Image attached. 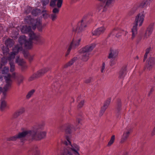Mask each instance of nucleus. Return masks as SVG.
Returning <instances> with one entry per match:
<instances>
[{"label":"nucleus","mask_w":155,"mask_h":155,"mask_svg":"<svg viewBox=\"0 0 155 155\" xmlns=\"http://www.w3.org/2000/svg\"><path fill=\"white\" fill-rule=\"evenodd\" d=\"M44 126L42 124H38L34 126L31 130H25L18 134L9 138L8 140L15 141L17 139L22 140L26 136H31L33 140H38L45 138L46 135L45 131H42L44 129Z\"/></svg>","instance_id":"nucleus-1"},{"label":"nucleus","mask_w":155,"mask_h":155,"mask_svg":"<svg viewBox=\"0 0 155 155\" xmlns=\"http://www.w3.org/2000/svg\"><path fill=\"white\" fill-rule=\"evenodd\" d=\"M21 32L23 33L28 34L29 37V39L27 40L26 37L25 35L20 36L18 39L19 45L15 46L18 47L24 44L25 48L28 49L31 48L32 46V41L35 42V43L37 44H41L44 41V39L42 38L40 35H35L32 31L31 27L27 25L23 26L21 30Z\"/></svg>","instance_id":"nucleus-2"},{"label":"nucleus","mask_w":155,"mask_h":155,"mask_svg":"<svg viewBox=\"0 0 155 155\" xmlns=\"http://www.w3.org/2000/svg\"><path fill=\"white\" fill-rule=\"evenodd\" d=\"M65 137L67 140L64 142V143L69 148L67 147L65 148L61 155H73L72 152L75 155L78 154V145L76 144L72 145L69 137L66 136Z\"/></svg>","instance_id":"nucleus-3"},{"label":"nucleus","mask_w":155,"mask_h":155,"mask_svg":"<svg viewBox=\"0 0 155 155\" xmlns=\"http://www.w3.org/2000/svg\"><path fill=\"white\" fill-rule=\"evenodd\" d=\"M144 11H143L141 13H139L136 16L134 21L135 25L133 26L131 29L132 32L131 39L132 40L134 39L137 34V27L138 22H139V26H141L144 21Z\"/></svg>","instance_id":"nucleus-4"},{"label":"nucleus","mask_w":155,"mask_h":155,"mask_svg":"<svg viewBox=\"0 0 155 155\" xmlns=\"http://www.w3.org/2000/svg\"><path fill=\"white\" fill-rule=\"evenodd\" d=\"M24 21L25 23L31 25L33 30H35L37 27L39 31H42V26L40 19L38 18L35 20L32 18L31 16H28L25 18Z\"/></svg>","instance_id":"nucleus-5"},{"label":"nucleus","mask_w":155,"mask_h":155,"mask_svg":"<svg viewBox=\"0 0 155 155\" xmlns=\"http://www.w3.org/2000/svg\"><path fill=\"white\" fill-rule=\"evenodd\" d=\"M95 45L91 44L87 45L81 49L79 51V53L82 57L81 60L83 61H87L89 58L90 54L89 52L91 51L95 47Z\"/></svg>","instance_id":"nucleus-6"},{"label":"nucleus","mask_w":155,"mask_h":155,"mask_svg":"<svg viewBox=\"0 0 155 155\" xmlns=\"http://www.w3.org/2000/svg\"><path fill=\"white\" fill-rule=\"evenodd\" d=\"M22 49L21 46L18 47L17 46H15L12 49V51L10 54L9 57L8 58V60L9 62V64L10 66V71H13L15 69V66L13 60L15 58V55L18 53L19 51Z\"/></svg>","instance_id":"nucleus-7"},{"label":"nucleus","mask_w":155,"mask_h":155,"mask_svg":"<svg viewBox=\"0 0 155 155\" xmlns=\"http://www.w3.org/2000/svg\"><path fill=\"white\" fill-rule=\"evenodd\" d=\"M4 78L5 79L6 84L2 89V97L1 99V101H5V99L6 98L7 94L6 92L11 88L12 83L11 78Z\"/></svg>","instance_id":"nucleus-8"},{"label":"nucleus","mask_w":155,"mask_h":155,"mask_svg":"<svg viewBox=\"0 0 155 155\" xmlns=\"http://www.w3.org/2000/svg\"><path fill=\"white\" fill-rule=\"evenodd\" d=\"M115 0H107L106 1H102L101 3H100L97 5V9L100 11L101 9L103 8L102 12H104L107 10V7L112 3H114Z\"/></svg>","instance_id":"nucleus-9"},{"label":"nucleus","mask_w":155,"mask_h":155,"mask_svg":"<svg viewBox=\"0 0 155 155\" xmlns=\"http://www.w3.org/2000/svg\"><path fill=\"white\" fill-rule=\"evenodd\" d=\"M155 64V59L154 58L150 57L146 61V64L145 66L144 69L150 71L152 69Z\"/></svg>","instance_id":"nucleus-10"},{"label":"nucleus","mask_w":155,"mask_h":155,"mask_svg":"<svg viewBox=\"0 0 155 155\" xmlns=\"http://www.w3.org/2000/svg\"><path fill=\"white\" fill-rule=\"evenodd\" d=\"M88 16V15L86 14L83 17L80 22V24L78 29V32H81L84 31L85 28L87 27V19Z\"/></svg>","instance_id":"nucleus-11"},{"label":"nucleus","mask_w":155,"mask_h":155,"mask_svg":"<svg viewBox=\"0 0 155 155\" xmlns=\"http://www.w3.org/2000/svg\"><path fill=\"white\" fill-rule=\"evenodd\" d=\"M131 132V129L130 128L127 127L125 130L121 137L120 142L122 143L125 142L128 138L130 133Z\"/></svg>","instance_id":"nucleus-12"},{"label":"nucleus","mask_w":155,"mask_h":155,"mask_svg":"<svg viewBox=\"0 0 155 155\" xmlns=\"http://www.w3.org/2000/svg\"><path fill=\"white\" fill-rule=\"evenodd\" d=\"M78 41L77 39H73L70 45L68 46L67 51L65 54V56L67 57L70 54L71 50L74 49L77 45Z\"/></svg>","instance_id":"nucleus-13"},{"label":"nucleus","mask_w":155,"mask_h":155,"mask_svg":"<svg viewBox=\"0 0 155 155\" xmlns=\"http://www.w3.org/2000/svg\"><path fill=\"white\" fill-rule=\"evenodd\" d=\"M49 69L47 68H44L38 71L37 72L34 74L31 78H37L42 76Z\"/></svg>","instance_id":"nucleus-14"},{"label":"nucleus","mask_w":155,"mask_h":155,"mask_svg":"<svg viewBox=\"0 0 155 155\" xmlns=\"http://www.w3.org/2000/svg\"><path fill=\"white\" fill-rule=\"evenodd\" d=\"M105 30V28L104 27L98 28L95 31L92 32L93 35L99 36L100 35L103 33Z\"/></svg>","instance_id":"nucleus-15"},{"label":"nucleus","mask_w":155,"mask_h":155,"mask_svg":"<svg viewBox=\"0 0 155 155\" xmlns=\"http://www.w3.org/2000/svg\"><path fill=\"white\" fill-rule=\"evenodd\" d=\"M110 52L109 53L108 57V58H115L117 56L119 53V51L117 49L113 50L110 49Z\"/></svg>","instance_id":"nucleus-16"},{"label":"nucleus","mask_w":155,"mask_h":155,"mask_svg":"<svg viewBox=\"0 0 155 155\" xmlns=\"http://www.w3.org/2000/svg\"><path fill=\"white\" fill-rule=\"evenodd\" d=\"M127 73V66L124 65L121 68L120 71L119 72V77L124 78Z\"/></svg>","instance_id":"nucleus-17"},{"label":"nucleus","mask_w":155,"mask_h":155,"mask_svg":"<svg viewBox=\"0 0 155 155\" xmlns=\"http://www.w3.org/2000/svg\"><path fill=\"white\" fill-rule=\"evenodd\" d=\"M57 2V6L58 8H60L63 2L62 0H51L50 5L51 7H54Z\"/></svg>","instance_id":"nucleus-18"},{"label":"nucleus","mask_w":155,"mask_h":155,"mask_svg":"<svg viewBox=\"0 0 155 155\" xmlns=\"http://www.w3.org/2000/svg\"><path fill=\"white\" fill-rule=\"evenodd\" d=\"M154 26V23H153L150 24L147 29L146 32L145 33V37L146 36L147 34H148V36L151 35Z\"/></svg>","instance_id":"nucleus-19"},{"label":"nucleus","mask_w":155,"mask_h":155,"mask_svg":"<svg viewBox=\"0 0 155 155\" xmlns=\"http://www.w3.org/2000/svg\"><path fill=\"white\" fill-rule=\"evenodd\" d=\"M61 86L60 84L58 82L54 83L52 86L53 91L57 93L59 92Z\"/></svg>","instance_id":"nucleus-20"},{"label":"nucleus","mask_w":155,"mask_h":155,"mask_svg":"<svg viewBox=\"0 0 155 155\" xmlns=\"http://www.w3.org/2000/svg\"><path fill=\"white\" fill-rule=\"evenodd\" d=\"M78 60V58L77 57H74L71 60L69 61L68 63L65 64L62 66V68H68L72 65L76 61Z\"/></svg>","instance_id":"nucleus-21"},{"label":"nucleus","mask_w":155,"mask_h":155,"mask_svg":"<svg viewBox=\"0 0 155 155\" xmlns=\"http://www.w3.org/2000/svg\"><path fill=\"white\" fill-rule=\"evenodd\" d=\"M25 111V108L23 107L21 108L14 114L13 115V118H16L18 116L23 114Z\"/></svg>","instance_id":"nucleus-22"},{"label":"nucleus","mask_w":155,"mask_h":155,"mask_svg":"<svg viewBox=\"0 0 155 155\" xmlns=\"http://www.w3.org/2000/svg\"><path fill=\"white\" fill-rule=\"evenodd\" d=\"M9 68L8 67H4L2 71V73L3 74L4 78H10V75L8 73Z\"/></svg>","instance_id":"nucleus-23"},{"label":"nucleus","mask_w":155,"mask_h":155,"mask_svg":"<svg viewBox=\"0 0 155 155\" xmlns=\"http://www.w3.org/2000/svg\"><path fill=\"white\" fill-rule=\"evenodd\" d=\"M150 4L149 2L147 0H143L139 5L138 7L139 8H142L146 7L148 5H149Z\"/></svg>","instance_id":"nucleus-24"},{"label":"nucleus","mask_w":155,"mask_h":155,"mask_svg":"<svg viewBox=\"0 0 155 155\" xmlns=\"http://www.w3.org/2000/svg\"><path fill=\"white\" fill-rule=\"evenodd\" d=\"M14 41L12 39H8L5 41V44L8 47H11L14 44Z\"/></svg>","instance_id":"nucleus-25"},{"label":"nucleus","mask_w":155,"mask_h":155,"mask_svg":"<svg viewBox=\"0 0 155 155\" xmlns=\"http://www.w3.org/2000/svg\"><path fill=\"white\" fill-rule=\"evenodd\" d=\"M85 102L84 99H81L79 98V102H78V109L82 108L84 106Z\"/></svg>","instance_id":"nucleus-26"},{"label":"nucleus","mask_w":155,"mask_h":155,"mask_svg":"<svg viewBox=\"0 0 155 155\" xmlns=\"http://www.w3.org/2000/svg\"><path fill=\"white\" fill-rule=\"evenodd\" d=\"M15 62L17 63L18 65L22 66L25 64V61L22 59L19 58V56H17Z\"/></svg>","instance_id":"nucleus-27"},{"label":"nucleus","mask_w":155,"mask_h":155,"mask_svg":"<svg viewBox=\"0 0 155 155\" xmlns=\"http://www.w3.org/2000/svg\"><path fill=\"white\" fill-rule=\"evenodd\" d=\"M35 92V90L34 89H32L29 91L26 95V99H30V97L33 95Z\"/></svg>","instance_id":"nucleus-28"},{"label":"nucleus","mask_w":155,"mask_h":155,"mask_svg":"<svg viewBox=\"0 0 155 155\" xmlns=\"http://www.w3.org/2000/svg\"><path fill=\"white\" fill-rule=\"evenodd\" d=\"M110 101L111 100L110 99L107 100L104 103V104L102 108L106 110L110 104Z\"/></svg>","instance_id":"nucleus-29"},{"label":"nucleus","mask_w":155,"mask_h":155,"mask_svg":"<svg viewBox=\"0 0 155 155\" xmlns=\"http://www.w3.org/2000/svg\"><path fill=\"white\" fill-rule=\"evenodd\" d=\"M2 49L3 51V54L4 55H7L8 53L9 49L7 46L5 47L3 46L2 47Z\"/></svg>","instance_id":"nucleus-30"},{"label":"nucleus","mask_w":155,"mask_h":155,"mask_svg":"<svg viewBox=\"0 0 155 155\" xmlns=\"http://www.w3.org/2000/svg\"><path fill=\"white\" fill-rule=\"evenodd\" d=\"M41 10L40 9H33L31 12L32 14L35 16H36L39 13L41 12Z\"/></svg>","instance_id":"nucleus-31"},{"label":"nucleus","mask_w":155,"mask_h":155,"mask_svg":"<svg viewBox=\"0 0 155 155\" xmlns=\"http://www.w3.org/2000/svg\"><path fill=\"white\" fill-rule=\"evenodd\" d=\"M57 15L54 14H51L49 16V18L53 21L56 20L57 18Z\"/></svg>","instance_id":"nucleus-32"},{"label":"nucleus","mask_w":155,"mask_h":155,"mask_svg":"<svg viewBox=\"0 0 155 155\" xmlns=\"http://www.w3.org/2000/svg\"><path fill=\"white\" fill-rule=\"evenodd\" d=\"M143 36V34L142 33H139L138 35L136 40V42L138 44L141 41Z\"/></svg>","instance_id":"nucleus-33"},{"label":"nucleus","mask_w":155,"mask_h":155,"mask_svg":"<svg viewBox=\"0 0 155 155\" xmlns=\"http://www.w3.org/2000/svg\"><path fill=\"white\" fill-rule=\"evenodd\" d=\"M0 109L2 111L3 110L6 106V103L5 101H1Z\"/></svg>","instance_id":"nucleus-34"},{"label":"nucleus","mask_w":155,"mask_h":155,"mask_svg":"<svg viewBox=\"0 0 155 155\" xmlns=\"http://www.w3.org/2000/svg\"><path fill=\"white\" fill-rule=\"evenodd\" d=\"M32 153L33 155H39L40 154V151L37 147L32 150Z\"/></svg>","instance_id":"nucleus-35"},{"label":"nucleus","mask_w":155,"mask_h":155,"mask_svg":"<svg viewBox=\"0 0 155 155\" xmlns=\"http://www.w3.org/2000/svg\"><path fill=\"white\" fill-rule=\"evenodd\" d=\"M115 136L114 135H113L110 139V140L108 143L107 146H110L112 145L114 143L115 140Z\"/></svg>","instance_id":"nucleus-36"},{"label":"nucleus","mask_w":155,"mask_h":155,"mask_svg":"<svg viewBox=\"0 0 155 155\" xmlns=\"http://www.w3.org/2000/svg\"><path fill=\"white\" fill-rule=\"evenodd\" d=\"M15 81L18 84H20L23 81V78H14Z\"/></svg>","instance_id":"nucleus-37"},{"label":"nucleus","mask_w":155,"mask_h":155,"mask_svg":"<svg viewBox=\"0 0 155 155\" xmlns=\"http://www.w3.org/2000/svg\"><path fill=\"white\" fill-rule=\"evenodd\" d=\"M136 10L135 8H133L128 12V15L130 16L132 15L135 12Z\"/></svg>","instance_id":"nucleus-38"},{"label":"nucleus","mask_w":155,"mask_h":155,"mask_svg":"<svg viewBox=\"0 0 155 155\" xmlns=\"http://www.w3.org/2000/svg\"><path fill=\"white\" fill-rule=\"evenodd\" d=\"M83 120V114L82 113L78 114V124L81 123V121Z\"/></svg>","instance_id":"nucleus-39"},{"label":"nucleus","mask_w":155,"mask_h":155,"mask_svg":"<svg viewBox=\"0 0 155 155\" xmlns=\"http://www.w3.org/2000/svg\"><path fill=\"white\" fill-rule=\"evenodd\" d=\"M49 1L50 0H41V2L44 6L48 4L49 2Z\"/></svg>","instance_id":"nucleus-40"},{"label":"nucleus","mask_w":155,"mask_h":155,"mask_svg":"<svg viewBox=\"0 0 155 155\" xmlns=\"http://www.w3.org/2000/svg\"><path fill=\"white\" fill-rule=\"evenodd\" d=\"M119 30V28H114L113 30H112V31L110 32V33L109 35H108V37H110V35L112 34H113V33L115 31H118ZM114 34H113V35Z\"/></svg>","instance_id":"nucleus-41"},{"label":"nucleus","mask_w":155,"mask_h":155,"mask_svg":"<svg viewBox=\"0 0 155 155\" xmlns=\"http://www.w3.org/2000/svg\"><path fill=\"white\" fill-rule=\"evenodd\" d=\"M59 12V9L57 8H54L52 10V14H56L58 15Z\"/></svg>","instance_id":"nucleus-42"},{"label":"nucleus","mask_w":155,"mask_h":155,"mask_svg":"<svg viewBox=\"0 0 155 155\" xmlns=\"http://www.w3.org/2000/svg\"><path fill=\"white\" fill-rule=\"evenodd\" d=\"M1 62L2 64H5L7 62V59L5 57H3L2 58Z\"/></svg>","instance_id":"nucleus-43"},{"label":"nucleus","mask_w":155,"mask_h":155,"mask_svg":"<svg viewBox=\"0 0 155 155\" xmlns=\"http://www.w3.org/2000/svg\"><path fill=\"white\" fill-rule=\"evenodd\" d=\"M42 12L43 13H43V18L45 19L47 18H48V14H47L46 12V10H43Z\"/></svg>","instance_id":"nucleus-44"},{"label":"nucleus","mask_w":155,"mask_h":155,"mask_svg":"<svg viewBox=\"0 0 155 155\" xmlns=\"http://www.w3.org/2000/svg\"><path fill=\"white\" fill-rule=\"evenodd\" d=\"M105 110L103 108L101 107V108L100 111V113H99V116H101L104 114V112L105 111Z\"/></svg>","instance_id":"nucleus-45"},{"label":"nucleus","mask_w":155,"mask_h":155,"mask_svg":"<svg viewBox=\"0 0 155 155\" xmlns=\"http://www.w3.org/2000/svg\"><path fill=\"white\" fill-rule=\"evenodd\" d=\"M65 132L66 133L70 134L71 133V130L69 127H68L65 130Z\"/></svg>","instance_id":"nucleus-46"},{"label":"nucleus","mask_w":155,"mask_h":155,"mask_svg":"<svg viewBox=\"0 0 155 155\" xmlns=\"http://www.w3.org/2000/svg\"><path fill=\"white\" fill-rule=\"evenodd\" d=\"M27 10H28V12L27 11H25V13L26 14H28L29 13H30V12L31 11V9H32L31 8V7H30L29 6H28V7H27Z\"/></svg>","instance_id":"nucleus-47"},{"label":"nucleus","mask_w":155,"mask_h":155,"mask_svg":"<svg viewBox=\"0 0 155 155\" xmlns=\"http://www.w3.org/2000/svg\"><path fill=\"white\" fill-rule=\"evenodd\" d=\"M115 64V62L114 59H111L110 61V65L111 66H113Z\"/></svg>","instance_id":"nucleus-48"},{"label":"nucleus","mask_w":155,"mask_h":155,"mask_svg":"<svg viewBox=\"0 0 155 155\" xmlns=\"http://www.w3.org/2000/svg\"><path fill=\"white\" fill-rule=\"evenodd\" d=\"M121 30H119H119L117 31H120V32H119L117 33L116 35V37H117V38H119L120 36H121V33H122L121 31Z\"/></svg>","instance_id":"nucleus-49"},{"label":"nucleus","mask_w":155,"mask_h":155,"mask_svg":"<svg viewBox=\"0 0 155 155\" xmlns=\"http://www.w3.org/2000/svg\"><path fill=\"white\" fill-rule=\"evenodd\" d=\"M86 79L84 80L85 83H88L91 81V78H85Z\"/></svg>","instance_id":"nucleus-50"},{"label":"nucleus","mask_w":155,"mask_h":155,"mask_svg":"<svg viewBox=\"0 0 155 155\" xmlns=\"http://www.w3.org/2000/svg\"><path fill=\"white\" fill-rule=\"evenodd\" d=\"M104 68H105V63H104L103 62L102 63V68L101 70V71L102 72H103V71L104 70Z\"/></svg>","instance_id":"nucleus-51"},{"label":"nucleus","mask_w":155,"mask_h":155,"mask_svg":"<svg viewBox=\"0 0 155 155\" xmlns=\"http://www.w3.org/2000/svg\"><path fill=\"white\" fill-rule=\"evenodd\" d=\"M64 128H65V126L64 125L60 127L59 130L61 131H63V130H64Z\"/></svg>","instance_id":"nucleus-52"},{"label":"nucleus","mask_w":155,"mask_h":155,"mask_svg":"<svg viewBox=\"0 0 155 155\" xmlns=\"http://www.w3.org/2000/svg\"><path fill=\"white\" fill-rule=\"evenodd\" d=\"M150 49H151L150 47H149V48L146 49V53H147L148 54L150 51Z\"/></svg>","instance_id":"nucleus-53"},{"label":"nucleus","mask_w":155,"mask_h":155,"mask_svg":"<svg viewBox=\"0 0 155 155\" xmlns=\"http://www.w3.org/2000/svg\"><path fill=\"white\" fill-rule=\"evenodd\" d=\"M154 89L153 87H152L150 90V91L149 93L148 94V96H150V94L152 93L154 91Z\"/></svg>","instance_id":"nucleus-54"},{"label":"nucleus","mask_w":155,"mask_h":155,"mask_svg":"<svg viewBox=\"0 0 155 155\" xmlns=\"http://www.w3.org/2000/svg\"><path fill=\"white\" fill-rule=\"evenodd\" d=\"M121 33L122 32H125L124 35L125 36L128 33V32L126 31H124V30H121Z\"/></svg>","instance_id":"nucleus-55"},{"label":"nucleus","mask_w":155,"mask_h":155,"mask_svg":"<svg viewBox=\"0 0 155 155\" xmlns=\"http://www.w3.org/2000/svg\"><path fill=\"white\" fill-rule=\"evenodd\" d=\"M147 54H148L145 53V54L144 55V58H147Z\"/></svg>","instance_id":"nucleus-56"},{"label":"nucleus","mask_w":155,"mask_h":155,"mask_svg":"<svg viewBox=\"0 0 155 155\" xmlns=\"http://www.w3.org/2000/svg\"><path fill=\"white\" fill-rule=\"evenodd\" d=\"M147 1L149 2V3L150 4V3L153 0H147Z\"/></svg>","instance_id":"nucleus-57"},{"label":"nucleus","mask_w":155,"mask_h":155,"mask_svg":"<svg viewBox=\"0 0 155 155\" xmlns=\"http://www.w3.org/2000/svg\"><path fill=\"white\" fill-rule=\"evenodd\" d=\"M81 41V39H78V46L79 45V43Z\"/></svg>","instance_id":"nucleus-58"},{"label":"nucleus","mask_w":155,"mask_h":155,"mask_svg":"<svg viewBox=\"0 0 155 155\" xmlns=\"http://www.w3.org/2000/svg\"><path fill=\"white\" fill-rule=\"evenodd\" d=\"M34 78H30V79H29L28 80L30 81H33L34 80Z\"/></svg>","instance_id":"nucleus-59"},{"label":"nucleus","mask_w":155,"mask_h":155,"mask_svg":"<svg viewBox=\"0 0 155 155\" xmlns=\"http://www.w3.org/2000/svg\"><path fill=\"white\" fill-rule=\"evenodd\" d=\"M12 77L13 78H14V77H17V76L15 74V73H13L12 74Z\"/></svg>","instance_id":"nucleus-60"},{"label":"nucleus","mask_w":155,"mask_h":155,"mask_svg":"<svg viewBox=\"0 0 155 155\" xmlns=\"http://www.w3.org/2000/svg\"><path fill=\"white\" fill-rule=\"evenodd\" d=\"M81 65H80V66L81 67V65H83L84 64V63L83 62H81Z\"/></svg>","instance_id":"nucleus-61"},{"label":"nucleus","mask_w":155,"mask_h":155,"mask_svg":"<svg viewBox=\"0 0 155 155\" xmlns=\"http://www.w3.org/2000/svg\"><path fill=\"white\" fill-rule=\"evenodd\" d=\"M3 88H2V87H0V94L1 93V92L2 91V90Z\"/></svg>","instance_id":"nucleus-62"},{"label":"nucleus","mask_w":155,"mask_h":155,"mask_svg":"<svg viewBox=\"0 0 155 155\" xmlns=\"http://www.w3.org/2000/svg\"><path fill=\"white\" fill-rule=\"evenodd\" d=\"M146 59H147L146 58H143V62H144L145 61Z\"/></svg>","instance_id":"nucleus-63"},{"label":"nucleus","mask_w":155,"mask_h":155,"mask_svg":"<svg viewBox=\"0 0 155 155\" xmlns=\"http://www.w3.org/2000/svg\"><path fill=\"white\" fill-rule=\"evenodd\" d=\"M136 58L137 59H138V58H139V57H138V56H137L136 57Z\"/></svg>","instance_id":"nucleus-64"}]
</instances>
